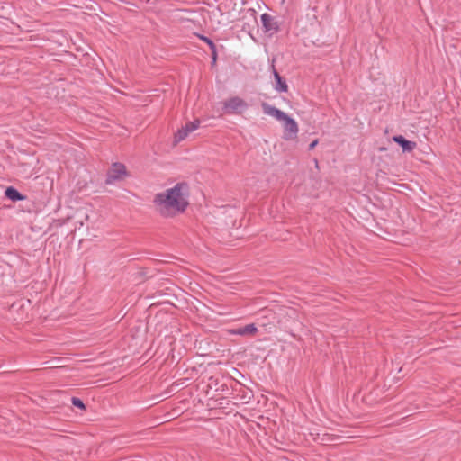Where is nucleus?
<instances>
[{
  "instance_id": "nucleus-10",
  "label": "nucleus",
  "mask_w": 461,
  "mask_h": 461,
  "mask_svg": "<svg viewBox=\"0 0 461 461\" xmlns=\"http://www.w3.org/2000/svg\"><path fill=\"white\" fill-rule=\"evenodd\" d=\"M256 331H257V327L253 323H251V324H248L244 327L233 330L232 334L246 336V335H252V334L256 333Z\"/></svg>"
},
{
  "instance_id": "nucleus-8",
  "label": "nucleus",
  "mask_w": 461,
  "mask_h": 461,
  "mask_svg": "<svg viewBox=\"0 0 461 461\" xmlns=\"http://www.w3.org/2000/svg\"><path fill=\"white\" fill-rule=\"evenodd\" d=\"M393 140L394 142L399 144L404 152H411L416 148V143L413 141L407 140L403 136L397 135L393 136Z\"/></svg>"
},
{
  "instance_id": "nucleus-1",
  "label": "nucleus",
  "mask_w": 461,
  "mask_h": 461,
  "mask_svg": "<svg viewBox=\"0 0 461 461\" xmlns=\"http://www.w3.org/2000/svg\"><path fill=\"white\" fill-rule=\"evenodd\" d=\"M189 189L185 183L158 193L154 197L156 210L164 217H174L185 211L188 206Z\"/></svg>"
},
{
  "instance_id": "nucleus-6",
  "label": "nucleus",
  "mask_w": 461,
  "mask_h": 461,
  "mask_svg": "<svg viewBox=\"0 0 461 461\" xmlns=\"http://www.w3.org/2000/svg\"><path fill=\"white\" fill-rule=\"evenodd\" d=\"M262 110L265 114L271 116L280 122H282L287 116L285 113L267 103L262 104Z\"/></svg>"
},
{
  "instance_id": "nucleus-4",
  "label": "nucleus",
  "mask_w": 461,
  "mask_h": 461,
  "mask_svg": "<svg viewBox=\"0 0 461 461\" xmlns=\"http://www.w3.org/2000/svg\"><path fill=\"white\" fill-rule=\"evenodd\" d=\"M200 126V121L198 119L194 120V122H188L185 123V126H183L181 129L177 131V132L175 134L174 141L175 143H178L185 140L188 135L197 130Z\"/></svg>"
},
{
  "instance_id": "nucleus-11",
  "label": "nucleus",
  "mask_w": 461,
  "mask_h": 461,
  "mask_svg": "<svg viewBox=\"0 0 461 461\" xmlns=\"http://www.w3.org/2000/svg\"><path fill=\"white\" fill-rule=\"evenodd\" d=\"M274 77H275V79H276V84H275V86H274L275 89L277 92H279V93L287 92V90H288L287 84L285 83V81H284L282 79L280 75L276 70H274Z\"/></svg>"
},
{
  "instance_id": "nucleus-2",
  "label": "nucleus",
  "mask_w": 461,
  "mask_h": 461,
  "mask_svg": "<svg viewBox=\"0 0 461 461\" xmlns=\"http://www.w3.org/2000/svg\"><path fill=\"white\" fill-rule=\"evenodd\" d=\"M248 108V103L239 96L230 97L222 103V111L227 114H241Z\"/></svg>"
},
{
  "instance_id": "nucleus-7",
  "label": "nucleus",
  "mask_w": 461,
  "mask_h": 461,
  "mask_svg": "<svg viewBox=\"0 0 461 461\" xmlns=\"http://www.w3.org/2000/svg\"><path fill=\"white\" fill-rule=\"evenodd\" d=\"M260 19L266 32H276L277 31L276 23L270 14L265 13L261 14Z\"/></svg>"
},
{
  "instance_id": "nucleus-3",
  "label": "nucleus",
  "mask_w": 461,
  "mask_h": 461,
  "mask_svg": "<svg viewBox=\"0 0 461 461\" xmlns=\"http://www.w3.org/2000/svg\"><path fill=\"white\" fill-rule=\"evenodd\" d=\"M282 122L284 123V139L287 140H294L299 131L295 120L287 115Z\"/></svg>"
},
{
  "instance_id": "nucleus-15",
  "label": "nucleus",
  "mask_w": 461,
  "mask_h": 461,
  "mask_svg": "<svg viewBox=\"0 0 461 461\" xmlns=\"http://www.w3.org/2000/svg\"><path fill=\"white\" fill-rule=\"evenodd\" d=\"M317 145H318V140H313V141L309 145V149H310V150L313 149Z\"/></svg>"
},
{
  "instance_id": "nucleus-5",
  "label": "nucleus",
  "mask_w": 461,
  "mask_h": 461,
  "mask_svg": "<svg viewBox=\"0 0 461 461\" xmlns=\"http://www.w3.org/2000/svg\"><path fill=\"white\" fill-rule=\"evenodd\" d=\"M126 175L125 167L122 164L115 163L108 171L106 184L112 185L115 181L121 180Z\"/></svg>"
},
{
  "instance_id": "nucleus-14",
  "label": "nucleus",
  "mask_w": 461,
  "mask_h": 461,
  "mask_svg": "<svg viewBox=\"0 0 461 461\" xmlns=\"http://www.w3.org/2000/svg\"><path fill=\"white\" fill-rule=\"evenodd\" d=\"M212 64H214L216 62V59H217L216 48H214V50H212Z\"/></svg>"
},
{
  "instance_id": "nucleus-9",
  "label": "nucleus",
  "mask_w": 461,
  "mask_h": 461,
  "mask_svg": "<svg viewBox=\"0 0 461 461\" xmlns=\"http://www.w3.org/2000/svg\"><path fill=\"white\" fill-rule=\"evenodd\" d=\"M6 198L13 202L23 201L25 199L22 194H20L14 187H7L5 191Z\"/></svg>"
},
{
  "instance_id": "nucleus-12",
  "label": "nucleus",
  "mask_w": 461,
  "mask_h": 461,
  "mask_svg": "<svg viewBox=\"0 0 461 461\" xmlns=\"http://www.w3.org/2000/svg\"><path fill=\"white\" fill-rule=\"evenodd\" d=\"M71 401H72V403H73L74 406H76L77 408H80V409H84L85 408V405H84L83 402L80 399L73 397L71 399Z\"/></svg>"
},
{
  "instance_id": "nucleus-13",
  "label": "nucleus",
  "mask_w": 461,
  "mask_h": 461,
  "mask_svg": "<svg viewBox=\"0 0 461 461\" xmlns=\"http://www.w3.org/2000/svg\"><path fill=\"white\" fill-rule=\"evenodd\" d=\"M201 39L206 42V44L209 45L210 49L212 50H214V48H216L215 44L213 43V41L212 40H210L208 37H205V36H201Z\"/></svg>"
}]
</instances>
